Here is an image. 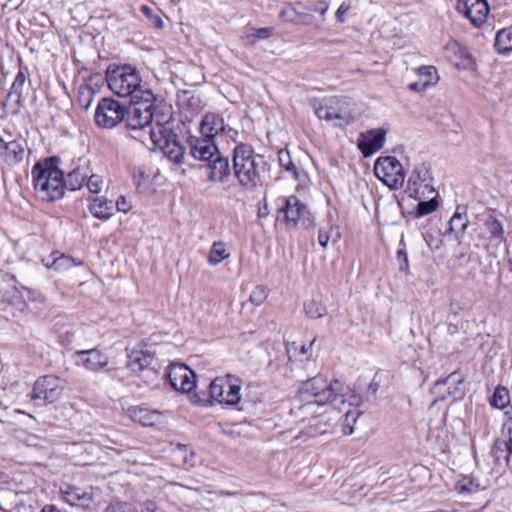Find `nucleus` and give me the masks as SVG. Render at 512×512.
I'll list each match as a JSON object with an SVG mask.
<instances>
[{"label":"nucleus","instance_id":"f257e3e1","mask_svg":"<svg viewBox=\"0 0 512 512\" xmlns=\"http://www.w3.org/2000/svg\"><path fill=\"white\" fill-rule=\"evenodd\" d=\"M359 402L360 397L344 383L315 376L301 383L290 411L300 422L310 418L315 420L307 431L310 437L327 433L333 422L338 421L331 417L324 421L325 414L344 412L343 432L350 435L353 433V424L360 415L356 408L350 407L357 406Z\"/></svg>","mask_w":512,"mask_h":512},{"label":"nucleus","instance_id":"f03ea898","mask_svg":"<svg viewBox=\"0 0 512 512\" xmlns=\"http://www.w3.org/2000/svg\"><path fill=\"white\" fill-rule=\"evenodd\" d=\"M32 175L35 190L43 200L56 201L63 197L64 174L55 162H36Z\"/></svg>","mask_w":512,"mask_h":512},{"label":"nucleus","instance_id":"7ed1b4c3","mask_svg":"<svg viewBox=\"0 0 512 512\" xmlns=\"http://www.w3.org/2000/svg\"><path fill=\"white\" fill-rule=\"evenodd\" d=\"M315 114L319 119L336 121V125L343 127L353 123L360 115L356 103L347 96H333L324 102L313 104Z\"/></svg>","mask_w":512,"mask_h":512},{"label":"nucleus","instance_id":"20e7f679","mask_svg":"<svg viewBox=\"0 0 512 512\" xmlns=\"http://www.w3.org/2000/svg\"><path fill=\"white\" fill-rule=\"evenodd\" d=\"M106 80L110 90L119 97H131V102L141 98V78L133 66L109 67Z\"/></svg>","mask_w":512,"mask_h":512},{"label":"nucleus","instance_id":"39448f33","mask_svg":"<svg viewBox=\"0 0 512 512\" xmlns=\"http://www.w3.org/2000/svg\"><path fill=\"white\" fill-rule=\"evenodd\" d=\"M277 207L289 228L301 225L308 229L314 225V218L308 206L295 195L278 198Z\"/></svg>","mask_w":512,"mask_h":512},{"label":"nucleus","instance_id":"423d86ee","mask_svg":"<svg viewBox=\"0 0 512 512\" xmlns=\"http://www.w3.org/2000/svg\"><path fill=\"white\" fill-rule=\"evenodd\" d=\"M66 387L64 379L55 375H45L35 381L31 398L43 404H52L61 399Z\"/></svg>","mask_w":512,"mask_h":512},{"label":"nucleus","instance_id":"0eeeda50","mask_svg":"<svg viewBox=\"0 0 512 512\" xmlns=\"http://www.w3.org/2000/svg\"><path fill=\"white\" fill-rule=\"evenodd\" d=\"M125 108L118 101L111 98H103L95 111V123L102 128H113L125 117Z\"/></svg>","mask_w":512,"mask_h":512},{"label":"nucleus","instance_id":"6e6552de","mask_svg":"<svg viewBox=\"0 0 512 512\" xmlns=\"http://www.w3.org/2000/svg\"><path fill=\"white\" fill-rule=\"evenodd\" d=\"M375 176L392 190L401 188L406 173L401 162H374Z\"/></svg>","mask_w":512,"mask_h":512},{"label":"nucleus","instance_id":"1a4fd4ad","mask_svg":"<svg viewBox=\"0 0 512 512\" xmlns=\"http://www.w3.org/2000/svg\"><path fill=\"white\" fill-rule=\"evenodd\" d=\"M167 378L173 389L182 393H189L196 387V375L185 364H171L168 367Z\"/></svg>","mask_w":512,"mask_h":512},{"label":"nucleus","instance_id":"9d476101","mask_svg":"<svg viewBox=\"0 0 512 512\" xmlns=\"http://www.w3.org/2000/svg\"><path fill=\"white\" fill-rule=\"evenodd\" d=\"M456 10L474 26L480 27L487 20L489 5L486 0H457Z\"/></svg>","mask_w":512,"mask_h":512},{"label":"nucleus","instance_id":"9b49d317","mask_svg":"<svg viewBox=\"0 0 512 512\" xmlns=\"http://www.w3.org/2000/svg\"><path fill=\"white\" fill-rule=\"evenodd\" d=\"M132 103L133 105L127 112V126L133 130L148 126L153 119L152 104L150 103V100L146 99L140 104L135 100Z\"/></svg>","mask_w":512,"mask_h":512},{"label":"nucleus","instance_id":"f8f14e48","mask_svg":"<svg viewBox=\"0 0 512 512\" xmlns=\"http://www.w3.org/2000/svg\"><path fill=\"white\" fill-rule=\"evenodd\" d=\"M491 454L497 464L504 463L512 471V421L508 423L507 431L495 441Z\"/></svg>","mask_w":512,"mask_h":512},{"label":"nucleus","instance_id":"ddd939ff","mask_svg":"<svg viewBox=\"0 0 512 512\" xmlns=\"http://www.w3.org/2000/svg\"><path fill=\"white\" fill-rule=\"evenodd\" d=\"M190 154L196 160H222L218 147L211 137L202 136L201 138L191 137L189 139Z\"/></svg>","mask_w":512,"mask_h":512},{"label":"nucleus","instance_id":"4468645a","mask_svg":"<svg viewBox=\"0 0 512 512\" xmlns=\"http://www.w3.org/2000/svg\"><path fill=\"white\" fill-rule=\"evenodd\" d=\"M74 359L77 366L94 372L105 368L109 363L108 357L97 349L76 351Z\"/></svg>","mask_w":512,"mask_h":512},{"label":"nucleus","instance_id":"2eb2a0df","mask_svg":"<svg viewBox=\"0 0 512 512\" xmlns=\"http://www.w3.org/2000/svg\"><path fill=\"white\" fill-rule=\"evenodd\" d=\"M150 134L153 139L154 149L160 150L168 160H181L183 158V149L176 141L174 135H164L161 133L157 136L153 131Z\"/></svg>","mask_w":512,"mask_h":512},{"label":"nucleus","instance_id":"dca6fc26","mask_svg":"<svg viewBox=\"0 0 512 512\" xmlns=\"http://www.w3.org/2000/svg\"><path fill=\"white\" fill-rule=\"evenodd\" d=\"M385 131L382 129L370 130L362 133L358 139V148L364 157H370L382 148L385 141Z\"/></svg>","mask_w":512,"mask_h":512},{"label":"nucleus","instance_id":"f3484780","mask_svg":"<svg viewBox=\"0 0 512 512\" xmlns=\"http://www.w3.org/2000/svg\"><path fill=\"white\" fill-rule=\"evenodd\" d=\"M235 175L240 183L247 188H254L261 183L256 162H233Z\"/></svg>","mask_w":512,"mask_h":512},{"label":"nucleus","instance_id":"a211bd4d","mask_svg":"<svg viewBox=\"0 0 512 512\" xmlns=\"http://www.w3.org/2000/svg\"><path fill=\"white\" fill-rule=\"evenodd\" d=\"M64 499L67 503L72 506H78L82 508H89L93 503V489L80 488L75 486H68L65 490H62Z\"/></svg>","mask_w":512,"mask_h":512},{"label":"nucleus","instance_id":"6ab92c4d","mask_svg":"<svg viewBox=\"0 0 512 512\" xmlns=\"http://www.w3.org/2000/svg\"><path fill=\"white\" fill-rule=\"evenodd\" d=\"M281 21L295 25L310 26L314 24V17L308 12L299 11L292 3H285L280 12Z\"/></svg>","mask_w":512,"mask_h":512},{"label":"nucleus","instance_id":"aec40b11","mask_svg":"<svg viewBox=\"0 0 512 512\" xmlns=\"http://www.w3.org/2000/svg\"><path fill=\"white\" fill-rule=\"evenodd\" d=\"M154 360V355L148 350L136 347L127 353V368L134 373H139L149 367Z\"/></svg>","mask_w":512,"mask_h":512},{"label":"nucleus","instance_id":"412c9836","mask_svg":"<svg viewBox=\"0 0 512 512\" xmlns=\"http://www.w3.org/2000/svg\"><path fill=\"white\" fill-rule=\"evenodd\" d=\"M224 393V379L221 377L215 378L209 385L207 392L197 395L196 403L202 406H215L223 403Z\"/></svg>","mask_w":512,"mask_h":512},{"label":"nucleus","instance_id":"4be33fe9","mask_svg":"<svg viewBox=\"0 0 512 512\" xmlns=\"http://www.w3.org/2000/svg\"><path fill=\"white\" fill-rule=\"evenodd\" d=\"M481 235L490 243L498 245L504 240L502 223L493 215H488L483 221Z\"/></svg>","mask_w":512,"mask_h":512},{"label":"nucleus","instance_id":"5701e85b","mask_svg":"<svg viewBox=\"0 0 512 512\" xmlns=\"http://www.w3.org/2000/svg\"><path fill=\"white\" fill-rule=\"evenodd\" d=\"M81 264V261L59 251H53L47 261H45V266L47 268L59 272L69 270L72 267L80 266Z\"/></svg>","mask_w":512,"mask_h":512},{"label":"nucleus","instance_id":"b1692460","mask_svg":"<svg viewBox=\"0 0 512 512\" xmlns=\"http://www.w3.org/2000/svg\"><path fill=\"white\" fill-rule=\"evenodd\" d=\"M130 418L142 426H154L160 422L161 413L143 407H132L129 410Z\"/></svg>","mask_w":512,"mask_h":512},{"label":"nucleus","instance_id":"393cba45","mask_svg":"<svg viewBox=\"0 0 512 512\" xmlns=\"http://www.w3.org/2000/svg\"><path fill=\"white\" fill-rule=\"evenodd\" d=\"M224 130L222 119L214 114H207L200 123V132L202 136L213 139L219 132Z\"/></svg>","mask_w":512,"mask_h":512},{"label":"nucleus","instance_id":"a878e982","mask_svg":"<svg viewBox=\"0 0 512 512\" xmlns=\"http://www.w3.org/2000/svg\"><path fill=\"white\" fill-rule=\"evenodd\" d=\"M226 386L229 388L226 393V407L240 404L242 400V381L233 375L226 374Z\"/></svg>","mask_w":512,"mask_h":512},{"label":"nucleus","instance_id":"bb28decb","mask_svg":"<svg viewBox=\"0 0 512 512\" xmlns=\"http://www.w3.org/2000/svg\"><path fill=\"white\" fill-rule=\"evenodd\" d=\"M113 207L112 201L104 197H96L89 205V211L99 219H108L112 216Z\"/></svg>","mask_w":512,"mask_h":512},{"label":"nucleus","instance_id":"cd10ccee","mask_svg":"<svg viewBox=\"0 0 512 512\" xmlns=\"http://www.w3.org/2000/svg\"><path fill=\"white\" fill-rule=\"evenodd\" d=\"M24 156L25 150L19 142H5L0 138V157L6 160H22Z\"/></svg>","mask_w":512,"mask_h":512},{"label":"nucleus","instance_id":"c85d7f7f","mask_svg":"<svg viewBox=\"0 0 512 512\" xmlns=\"http://www.w3.org/2000/svg\"><path fill=\"white\" fill-rule=\"evenodd\" d=\"M469 224V220L467 218L466 213H461L459 208L456 209L454 215L449 221L448 234H454L456 239H459L460 236L465 232L467 226Z\"/></svg>","mask_w":512,"mask_h":512},{"label":"nucleus","instance_id":"c756f323","mask_svg":"<svg viewBox=\"0 0 512 512\" xmlns=\"http://www.w3.org/2000/svg\"><path fill=\"white\" fill-rule=\"evenodd\" d=\"M134 184L140 194L150 195L155 191L153 178L139 170L134 173Z\"/></svg>","mask_w":512,"mask_h":512},{"label":"nucleus","instance_id":"7c9ffc66","mask_svg":"<svg viewBox=\"0 0 512 512\" xmlns=\"http://www.w3.org/2000/svg\"><path fill=\"white\" fill-rule=\"evenodd\" d=\"M423 181L424 180L420 179L419 175H417L416 177L412 175L408 179V190L411 197H414L415 199H420L421 195L425 193V190H429L430 192L435 191L428 184H424Z\"/></svg>","mask_w":512,"mask_h":512},{"label":"nucleus","instance_id":"2f4dec72","mask_svg":"<svg viewBox=\"0 0 512 512\" xmlns=\"http://www.w3.org/2000/svg\"><path fill=\"white\" fill-rule=\"evenodd\" d=\"M88 169V165L83 168L78 167L68 174L67 182L70 185L71 190L80 189L84 183H86Z\"/></svg>","mask_w":512,"mask_h":512},{"label":"nucleus","instance_id":"473e14b6","mask_svg":"<svg viewBox=\"0 0 512 512\" xmlns=\"http://www.w3.org/2000/svg\"><path fill=\"white\" fill-rule=\"evenodd\" d=\"M495 47L499 52H507L512 50V31L502 29L496 34Z\"/></svg>","mask_w":512,"mask_h":512},{"label":"nucleus","instance_id":"72a5a7b5","mask_svg":"<svg viewBox=\"0 0 512 512\" xmlns=\"http://www.w3.org/2000/svg\"><path fill=\"white\" fill-rule=\"evenodd\" d=\"M510 402L509 391L504 387H497L491 397L490 404L498 409L505 408Z\"/></svg>","mask_w":512,"mask_h":512},{"label":"nucleus","instance_id":"f704fd0d","mask_svg":"<svg viewBox=\"0 0 512 512\" xmlns=\"http://www.w3.org/2000/svg\"><path fill=\"white\" fill-rule=\"evenodd\" d=\"M304 311L311 319L322 318L327 312L326 308L314 299L304 303Z\"/></svg>","mask_w":512,"mask_h":512},{"label":"nucleus","instance_id":"c9c22d12","mask_svg":"<svg viewBox=\"0 0 512 512\" xmlns=\"http://www.w3.org/2000/svg\"><path fill=\"white\" fill-rule=\"evenodd\" d=\"M86 186L91 193L97 194L101 192L104 186V178L102 175L93 173L88 169V177L86 179Z\"/></svg>","mask_w":512,"mask_h":512},{"label":"nucleus","instance_id":"e433bc0d","mask_svg":"<svg viewBox=\"0 0 512 512\" xmlns=\"http://www.w3.org/2000/svg\"><path fill=\"white\" fill-rule=\"evenodd\" d=\"M274 35L273 27L251 28L247 34V38L251 43L258 40L268 39Z\"/></svg>","mask_w":512,"mask_h":512},{"label":"nucleus","instance_id":"4c0bfd02","mask_svg":"<svg viewBox=\"0 0 512 512\" xmlns=\"http://www.w3.org/2000/svg\"><path fill=\"white\" fill-rule=\"evenodd\" d=\"M439 205L436 197L431 198L428 201H419L416 209V217H422L435 211Z\"/></svg>","mask_w":512,"mask_h":512},{"label":"nucleus","instance_id":"58836bf2","mask_svg":"<svg viewBox=\"0 0 512 512\" xmlns=\"http://www.w3.org/2000/svg\"><path fill=\"white\" fill-rule=\"evenodd\" d=\"M94 91L90 86H81L78 92V103L84 108L88 109L93 100Z\"/></svg>","mask_w":512,"mask_h":512},{"label":"nucleus","instance_id":"ea45409f","mask_svg":"<svg viewBox=\"0 0 512 512\" xmlns=\"http://www.w3.org/2000/svg\"><path fill=\"white\" fill-rule=\"evenodd\" d=\"M224 260V243L215 242L210 250L208 262L217 265Z\"/></svg>","mask_w":512,"mask_h":512},{"label":"nucleus","instance_id":"a19ab883","mask_svg":"<svg viewBox=\"0 0 512 512\" xmlns=\"http://www.w3.org/2000/svg\"><path fill=\"white\" fill-rule=\"evenodd\" d=\"M268 291L264 286H256L249 295V302L253 306H260L267 299Z\"/></svg>","mask_w":512,"mask_h":512},{"label":"nucleus","instance_id":"79ce46f5","mask_svg":"<svg viewBox=\"0 0 512 512\" xmlns=\"http://www.w3.org/2000/svg\"><path fill=\"white\" fill-rule=\"evenodd\" d=\"M329 10V4L325 0H316L310 1L305 6V12H308L312 15V13H318L321 16H324Z\"/></svg>","mask_w":512,"mask_h":512},{"label":"nucleus","instance_id":"37998d69","mask_svg":"<svg viewBox=\"0 0 512 512\" xmlns=\"http://www.w3.org/2000/svg\"><path fill=\"white\" fill-rule=\"evenodd\" d=\"M401 248L397 251V261L399 263V269L400 271L408 274L409 273V259L408 254L405 248L404 240L403 238L400 241Z\"/></svg>","mask_w":512,"mask_h":512},{"label":"nucleus","instance_id":"c03bdc74","mask_svg":"<svg viewBox=\"0 0 512 512\" xmlns=\"http://www.w3.org/2000/svg\"><path fill=\"white\" fill-rule=\"evenodd\" d=\"M253 151L249 145L240 144L234 148L232 160H252Z\"/></svg>","mask_w":512,"mask_h":512},{"label":"nucleus","instance_id":"a18cd8bd","mask_svg":"<svg viewBox=\"0 0 512 512\" xmlns=\"http://www.w3.org/2000/svg\"><path fill=\"white\" fill-rule=\"evenodd\" d=\"M283 167L285 168L286 171L292 173L293 177L302 182V183H305L307 180H308V175L306 172L300 170L295 162H286L285 165H283Z\"/></svg>","mask_w":512,"mask_h":512},{"label":"nucleus","instance_id":"49530a36","mask_svg":"<svg viewBox=\"0 0 512 512\" xmlns=\"http://www.w3.org/2000/svg\"><path fill=\"white\" fill-rule=\"evenodd\" d=\"M25 80V74L22 71H19L12 83L11 91L9 92L8 96H12L14 94L19 98L21 96Z\"/></svg>","mask_w":512,"mask_h":512},{"label":"nucleus","instance_id":"de8ad7c7","mask_svg":"<svg viewBox=\"0 0 512 512\" xmlns=\"http://www.w3.org/2000/svg\"><path fill=\"white\" fill-rule=\"evenodd\" d=\"M104 512H136V509L132 504L126 502H118L109 505Z\"/></svg>","mask_w":512,"mask_h":512},{"label":"nucleus","instance_id":"09e8293b","mask_svg":"<svg viewBox=\"0 0 512 512\" xmlns=\"http://www.w3.org/2000/svg\"><path fill=\"white\" fill-rule=\"evenodd\" d=\"M116 209L119 212L128 213L132 209V204L125 196H120L116 201Z\"/></svg>","mask_w":512,"mask_h":512},{"label":"nucleus","instance_id":"8fccbe9b","mask_svg":"<svg viewBox=\"0 0 512 512\" xmlns=\"http://www.w3.org/2000/svg\"><path fill=\"white\" fill-rule=\"evenodd\" d=\"M351 9V4L349 2H343L339 8L337 9L335 16L339 23H343L345 21V14Z\"/></svg>","mask_w":512,"mask_h":512},{"label":"nucleus","instance_id":"3c124183","mask_svg":"<svg viewBox=\"0 0 512 512\" xmlns=\"http://www.w3.org/2000/svg\"><path fill=\"white\" fill-rule=\"evenodd\" d=\"M216 163L217 162H210L209 165L206 166V171L207 173H209L208 177L210 178V180L212 181H215V180H222L223 177H224V172L222 170L219 171V175L216 177L215 176V173H214V169L216 168Z\"/></svg>","mask_w":512,"mask_h":512},{"label":"nucleus","instance_id":"603ef678","mask_svg":"<svg viewBox=\"0 0 512 512\" xmlns=\"http://www.w3.org/2000/svg\"><path fill=\"white\" fill-rule=\"evenodd\" d=\"M330 240V234L328 230L320 229L318 232V242L322 247H326Z\"/></svg>","mask_w":512,"mask_h":512},{"label":"nucleus","instance_id":"864d4df0","mask_svg":"<svg viewBox=\"0 0 512 512\" xmlns=\"http://www.w3.org/2000/svg\"><path fill=\"white\" fill-rule=\"evenodd\" d=\"M452 381H457L461 383V380L456 379V375L454 373L450 374L447 378L443 380H439L435 382V387H438L440 385H446L448 383H451Z\"/></svg>","mask_w":512,"mask_h":512},{"label":"nucleus","instance_id":"5fc2aeb1","mask_svg":"<svg viewBox=\"0 0 512 512\" xmlns=\"http://www.w3.org/2000/svg\"><path fill=\"white\" fill-rule=\"evenodd\" d=\"M150 20H151L152 24H153L155 27L159 28V29H161V28L164 26V22H163V20H162V19H161V17H160V16H158V15H153V16L150 18Z\"/></svg>","mask_w":512,"mask_h":512},{"label":"nucleus","instance_id":"6e6d98bb","mask_svg":"<svg viewBox=\"0 0 512 512\" xmlns=\"http://www.w3.org/2000/svg\"><path fill=\"white\" fill-rule=\"evenodd\" d=\"M24 0H7V2L4 4V6L10 8V9H16L18 8Z\"/></svg>","mask_w":512,"mask_h":512},{"label":"nucleus","instance_id":"4d7b16f0","mask_svg":"<svg viewBox=\"0 0 512 512\" xmlns=\"http://www.w3.org/2000/svg\"><path fill=\"white\" fill-rule=\"evenodd\" d=\"M140 10H141V12H142V13H143L147 18H149V19L153 16V11H152V9H151L149 6H147V5H143V6H141V9H140Z\"/></svg>","mask_w":512,"mask_h":512},{"label":"nucleus","instance_id":"13d9d810","mask_svg":"<svg viewBox=\"0 0 512 512\" xmlns=\"http://www.w3.org/2000/svg\"><path fill=\"white\" fill-rule=\"evenodd\" d=\"M145 510L147 512H155L157 510V505L154 502H146L145 503Z\"/></svg>","mask_w":512,"mask_h":512},{"label":"nucleus","instance_id":"bf43d9fd","mask_svg":"<svg viewBox=\"0 0 512 512\" xmlns=\"http://www.w3.org/2000/svg\"><path fill=\"white\" fill-rule=\"evenodd\" d=\"M41 512H61L58 508L55 506H45Z\"/></svg>","mask_w":512,"mask_h":512},{"label":"nucleus","instance_id":"052dcab7","mask_svg":"<svg viewBox=\"0 0 512 512\" xmlns=\"http://www.w3.org/2000/svg\"><path fill=\"white\" fill-rule=\"evenodd\" d=\"M314 342H315V339H313V340H312V342H311V344H310V346H309V347H306V346L302 345V346H301V348H300V349H301V353H302V354H307V353H308V351L311 349V346H312V344H313Z\"/></svg>","mask_w":512,"mask_h":512},{"label":"nucleus","instance_id":"680f3d73","mask_svg":"<svg viewBox=\"0 0 512 512\" xmlns=\"http://www.w3.org/2000/svg\"><path fill=\"white\" fill-rule=\"evenodd\" d=\"M268 214L267 206L265 205L263 208L259 209V216H266Z\"/></svg>","mask_w":512,"mask_h":512},{"label":"nucleus","instance_id":"e2e57ef3","mask_svg":"<svg viewBox=\"0 0 512 512\" xmlns=\"http://www.w3.org/2000/svg\"><path fill=\"white\" fill-rule=\"evenodd\" d=\"M376 160H385V161H388V160H397L394 156H380L378 157Z\"/></svg>","mask_w":512,"mask_h":512},{"label":"nucleus","instance_id":"0e129e2a","mask_svg":"<svg viewBox=\"0 0 512 512\" xmlns=\"http://www.w3.org/2000/svg\"><path fill=\"white\" fill-rule=\"evenodd\" d=\"M464 491H472V489L469 488L468 486H466L465 484H462L459 486V492H464Z\"/></svg>","mask_w":512,"mask_h":512},{"label":"nucleus","instance_id":"69168bd1","mask_svg":"<svg viewBox=\"0 0 512 512\" xmlns=\"http://www.w3.org/2000/svg\"><path fill=\"white\" fill-rule=\"evenodd\" d=\"M44 160L52 161V160H58V159H57V157L52 156V157H47V158H45Z\"/></svg>","mask_w":512,"mask_h":512},{"label":"nucleus","instance_id":"338daca9","mask_svg":"<svg viewBox=\"0 0 512 512\" xmlns=\"http://www.w3.org/2000/svg\"><path fill=\"white\" fill-rule=\"evenodd\" d=\"M416 86H417L416 84H411V85H410V88H411V89H416Z\"/></svg>","mask_w":512,"mask_h":512},{"label":"nucleus","instance_id":"774afa93","mask_svg":"<svg viewBox=\"0 0 512 512\" xmlns=\"http://www.w3.org/2000/svg\"><path fill=\"white\" fill-rule=\"evenodd\" d=\"M282 154H283V151H280V152H279V160H281V159H282Z\"/></svg>","mask_w":512,"mask_h":512}]
</instances>
